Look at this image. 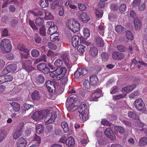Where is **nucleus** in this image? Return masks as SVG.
I'll return each instance as SVG.
<instances>
[{
  "label": "nucleus",
  "mask_w": 147,
  "mask_h": 147,
  "mask_svg": "<svg viewBox=\"0 0 147 147\" xmlns=\"http://www.w3.org/2000/svg\"><path fill=\"white\" fill-rule=\"evenodd\" d=\"M34 38L35 42L37 44H39L41 43L42 39L39 36L38 34L37 33L35 34Z\"/></svg>",
  "instance_id": "obj_41"
},
{
  "label": "nucleus",
  "mask_w": 147,
  "mask_h": 147,
  "mask_svg": "<svg viewBox=\"0 0 147 147\" xmlns=\"http://www.w3.org/2000/svg\"><path fill=\"white\" fill-rule=\"evenodd\" d=\"M53 131V127L51 125H47L46 126V129L45 133L47 134H49L51 133Z\"/></svg>",
  "instance_id": "obj_50"
},
{
  "label": "nucleus",
  "mask_w": 147,
  "mask_h": 147,
  "mask_svg": "<svg viewBox=\"0 0 147 147\" xmlns=\"http://www.w3.org/2000/svg\"><path fill=\"white\" fill-rule=\"evenodd\" d=\"M83 33L84 38L85 39L87 38L90 36V30L87 28H84Z\"/></svg>",
  "instance_id": "obj_39"
},
{
  "label": "nucleus",
  "mask_w": 147,
  "mask_h": 147,
  "mask_svg": "<svg viewBox=\"0 0 147 147\" xmlns=\"http://www.w3.org/2000/svg\"><path fill=\"white\" fill-rule=\"evenodd\" d=\"M139 94V91H134L133 92L131 93L129 95V97L130 98H135L136 96H138Z\"/></svg>",
  "instance_id": "obj_62"
},
{
  "label": "nucleus",
  "mask_w": 147,
  "mask_h": 147,
  "mask_svg": "<svg viewBox=\"0 0 147 147\" xmlns=\"http://www.w3.org/2000/svg\"><path fill=\"white\" fill-rule=\"evenodd\" d=\"M31 55L34 57H37L39 55V51L36 49H33L31 52Z\"/></svg>",
  "instance_id": "obj_48"
},
{
  "label": "nucleus",
  "mask_w": 147,
  "mask_h": 147,
  "mask_svg": "<svg viewBox=\"0 0 147 147\" xmlns=\"http://www.w3.org/2000/svg\"><path fill=\"white\" fill-rule=\"evenodd\" d=\"M67 71L65 67H59L52 71H50V76L54 80H59L64 76Z\"/></svg>",
  "instance_id": "obj_1"
},
{
  "label": "nucleus",
  "mask_w": 147,
  "mask_h": 147,
  "mask_svg": "<svg viewBox=\"0 0 147 147\" xmlns=\"http://www.w3.org/2000/svg\"><path fill=\"white\" fill-rule=\"evenodd\" d=\"M5 82L11 81L13 79V77L11 75H5L4 76Z\"/></svg>",
  "instance_id": "obj_57"
},
{
  "label": "nucleus",
  "mask_w": 147,
  "mask_h": 147,
  "mask_svg": "<svg viewBox=\"0 0 147 147\" xmlns=\"http://www.w3.org/2000/svg\"><path fill=\"white\" fill-rule=\"evenodd\" d=\"M78 111L80 114L89 113V109L85 102H82L78 109Z\"/></svg>",
  "instance_id": "obj_13"
},
{
  "label": "nucleus",
  "mask_w": 147,
  "mask_h": 147,
  "mask_svg": "<svg viewBox=\"0 0 147 147\" xmlns=\"http://www.w3.org/2000/svg\"><path fill=\"white\" fill-rule=\"evenodd\" d=\"M47 88L50 92L53 93L55 92V88L54 83L52 81L48 80L46 83Z\"/></svg>",
  "instance_id": "obj_11"
},
{
  "label": "nucleus",
  "mask_w": 147,
  "mask_h": 147,
  "mask_svg": "<svg viewBox=\"0 0 147 147\" xmlns=\"http://www.w3.org/2000/svg\"><path fill=\"white\" fill-rule=\"evenodd\" d=\"M125 57V54L117 51H114L112 53V57L115 60L121 61Z\"/></svg>",
  "instance_id": "obj_8"
},
{
  "label": "nucleus",
  "mask_w": 147,
  "mask_h": 147,
  "mask_svg": "<svg viewBox=\"0 0 147 147\" xmlns=\"http://www.w3.org/2000/svg\"><path fill=\"white\" fill-rule=\"evenodd\" d=\"M25 53H23L21 54V56L22 59H27L30 55V51L29 50L27 52H24Z\"/></svg>",
  "instance_id": "obj_63"
},
{
  "label": "nucleus",
  "mask_w": 147,
  "mask_h": 147,
  "mask_svg": "<svg viewBox=\"0 0 147 147\" xmlns=\"http://www.w3.org/2000/svg\"><path fill=\"white\" fill-rule=\"evenodd\" d=\"M22 132L21 130L16 129L13 135V138L14 139H17L22 134Z\"/></svg>",
  "instance_id": "obj_38"
},
{
  "label": "nucleus",
  "mask_w": 147,
  "mask_h": 147,
  "mask_svg": "<svg viewBox=\"0 0 147 147\" xmlns=\"http://www.w3.org/2000/svg\"><path fill=\"white\" fill-rule=\"evenodd\" d=\"M10 104L13 108L14 111L18 112L20 109V105L18 103L14 102L10 103Z\"/></svg>",
  "instance_id": "obj_22"
},
{
  "label": "nucleus",
  "mask_w": 147,
  "mask_h": 147,
  "mask_svg": "<svg viewBox=\"0 0 147 147\" xmlns=\"http://www.w3.org/2000/svg\"><path fill=\"white\" fill-rule=\"evenodd\" d=\"M80 117L82 122H84L88 119L89 113L80 114Z\"/></svg>",
  "instance_id": "obj_29"
},
{
  "label": "nucleus",
  "mask_w": 147,
  "mask_h": 147,
  "mask_svg": "<svg viewBox=\"0 0 147 147\" xmlns=\"http://www.w3.org/2000/svg\"><path fill=\"white\" fill-rule=\"evenodd\" d=\"M61 127L65 133H67L69 131V127L67 123L65 121H63L61 123Z\"/></svg>",
  "instance_id": "obj_32"
},
{
  "label": "nucleus",
  "mask_w": 147,
  "mask_h": 147,
  "mask_svg": "<svg viewBox=\"0 0 147 147\" xmlns=\"http://www.w3.org/2000/svg\"><path fill=\"white\" fill-rule=\"evenodd\" d=\"M78 69L80 72V74H81V76H84L88 72L87 69L85 67H81L78 68Z\"/></svg>",
  "instance_id": "obj_40"
},
{
  "label": "nucleus",
  "mask_w": 147,
  "mask_h": 147,
  "mask_svg": "<svg viewBox=\"0 0 147 147\" xmlns=\"http://www.w3.org/2000/svg\"><path fill=\"white\" fill-rule=\"evenodd\" d=\"M116 31L119 33H121L123 31L125 30V28L123 27L122 26L118 25L116 26L115 27Z\"/></svg>",
  "instance_id": "obj_43"
},
{
  "label": "nucleus",
  "mask_w": 147,
  "mask_h": 147,
  "mask_svg": "<svg viewBox=\"0 0 147 147\" xmlns=\"http://www.w3.org/2000/svg\"><path fill=\"white\" fill-rule=\"evenodd\" d=\"M98 30L100 35L102 36H103L104 33V26L101 25H99L98 27Z\"/></svg>",
  "instance_id": "obj_56"
},
{
  "label": "nucleus",
  "mask_w": 147,
  "mask_h": 147,
  "mask_svg": "<svg viewBox=\"0 0 147 147\" xmlns=\"http://www.w3.org/2000/svg\"><path fill=\"white\" fill-rule=\"evenodd\" d=\"M47 27H49V30L47 31V33L52 35L56 33L57 30V28L56 25L54 24L53 22H48L46 24Z\"/></svg>",
  "instance_id": "obj_4"
},
{
  "label": "nucleus",
  "mask_w": 147,
  "mask_h": 147,
  "mask_svg": "<svg viewBox=\"0 0 147 147\" xmlns=\"http://www.w3.org/2000/svg\"><path fill=\"white\" fill-rule=\"evenodd\" d=\"M36 131L38 134H40L43 131V125L40 124H38L36 127Z\"/></svg>",
  "instance_id": "obj_35"
},
{
  "label": "nucleus",
  "mask_w": 147,
  "mask_h": 147,
  "mask_svg": "<svg viewBox=\"0 0 147 147\" xmlns=\"http://www.w3.org/2000/svg\"><path fill=\"white\" fill-rule=\"evenodd\" d=\"M66 145L68 147H73L75 145V141L72 137H69L66 141Z\"/></svg>",
  "instance_id": "obj_16"
},
{
  "label": "nucleus",
  "mask_w": 147,
  "mask_h": 147,
  "mask_svg": "<svg viewBox=\"0 0 147 147\" xmlns=\"http://www.w3.org/2000/svg\"><path fill=\"white\" fill-rule=\"evenodd\" d=\"M57 117V115L54 114L49 113V115L45 117L44 121L46 124L51 123L54 122Z\"/></svg>",
  "instance_id": "obj_9"
},
{
  "label": "nucleus",
  "mask_w": 147,
  "mask_h": 147,
  "mask_svg": "<svg viewBox=\"0 0 147 147\" xmlns=\"http://www.w3.org/2000/svg\"><path fill=\"white\" fill-rule=\"evenodd\" d=\"M45 81L44 78L42 75L40 74L36 78L35 83L37 85H39L43 84Z\"/></svg>",
  "instance_id": "obj_21"
},
{
  "label": "nucleus",
  "mask_w": 147,
  "mask_h": 147,
  "mask_svg": "<svg viewBox=\"0 0 147 147\" xmlns=\"http://www.w3.org/2000/svg\"><path fill=\"white\" fill-rule=\"evenodd\" d=\"M7 67L10 72H13L15 71L17 68L16 65L14 64L9 65Z\"/></svg>",
  "instance_id": "obj_31"
},
{
  "label": "nucleus",
  "mask_w": 147,
  "mask_h": 147,
  "mask_svg": "<svg viewBox=\"0 0 147 147\" xmlns=\"http://www.w3.org/2000/svg\"><path fill=\"white\" fill-rule=\"evenodd\" d=\"M134 105L138 110L142 112L146 111L145 105L141 98L136 99L135 101Z\"/></svg>",
  "instance_id": "obj_5"
},
{
  "label": "nucleus",
  "mask_w": 147,
  "mask_h": 147,
  "mask_svg": "<svg viewBox=\"0 0 147 147\" xmlns=\"http://www.w3.org/2000/svg\"><path fill=\"white\" fill-rule=\"evenodd\" d=\"M101 56L104 61H107L109 59V56L108 53L106 52H102Z\"/></svg>",
  "instance_id": "obj_53"
},
{
  "label": "nucleus",
  "mask_w": 147,
  "mask_h": 147,
  "mask_svg": "<svg viewBox=\"0 0 147 147\" xmlns=\"http://www.w3.org/2000/svg\"><path fill=\"white\" fill-rule=\"evenodd\" d=\"M61 58L64 63L69 62V58L67 54H63L61 56Z\"/></svg>",
  "instance_id": "obj_58"
},
{
  "label": "nucleus",
  "mask_w": 147,
  "mask_h": 147,
  "mask_svg": "<svg viewBox=\"0 0 147 147\" xmlns=\"http://www.w3.org/2000/svg\"><path fill=\"white\" fill-rule=\"evenodd\" d=\"M139 144L140 146H144L147 144V138L144 137L140 139Z\"/></svg>",
  "instance_id": "obj_30"
},
{
  "label": "nucleus",
  "mask_w": 147,
  "mask_h": 147,
  "mask_svg": "<svg viewBox=\"0 0 147 147\" xmlns=\"http://www.w3.org/2000/svg\"><path fill=\"white\" fill-rule=\"evenodd\" d=\"M135 27L136 30H139L141 27L142 23L138 18H136L134 21Z\"/></svg>",
  "instance_id": "obj_25"
},
{
  "label": "nucleus",
  "mask_w": 147,
  "mask_h": 147,
  "mask_svg": "<svg viewBox=\"0 0 147 147\" xmlns=\"http://www.w3.org/2000/svg\"><path fill=\"white\" fill-rule=\"evenodd\" d=\"M18 49L21 51H23L24 52H27L29 50L25 46L22 44H19L18 46Z\"/></svg>",
  "instance_id": "obj_46"
},
{
  "label": "nucleus",
  "mask_w": 147,
  "mask_h": 147,
  "mask_svg": "<svg viewBox=\"0 0 147 147\" xmlns=\"http://www.w3.org/2000/svg\"><path fill=\"white\" fill-rule=\"evenodd\" d=\"M46 113V112L44 110L36 111L33 113L32 117L34 120L38 121L44 118Z\"/></svg>",
  "instance_id": "obj_6"
},
{
  "label": "nucleus",
  "mask_w": 147,
  "mask_h": 147,
  "mask_svg": "<svg viewBox=\"0 0 147 147\" xmlns=\"http://www.w3.org/2000/svg\"><path fill=\"white\" fill-rule=\"evenodd\" d=\"M49 3L48 0H40V6L42 8L48 7Z\"/></svg>",
  "instance_id": "obj_34"
},
{
  "label": "nucleus",
  "mask_w": 147,
  "mask_h": 147,
  "mask_svg": "<svg viewBox=\"0 0 147 147\" xmlns=\"http://www.w3.org/2000/svg\"><path fill=\"white\" fill-rule=\"evenodd\" d=\"M126 36L127 38L129 40H132L133 39V36L131 32L130 31H127L126 32Z\"/></svg>",
  "instance_id": "obj_54"
},
{
  "label": "nucleus",
  "mask_w": 147,
  "mask_h": 147,
  "mask_svg": "<svg viewBox=\"0 0 147 147\" xmlns=\"http://www.w3.org/2000/svg\"><path fill=\"white\" fill-rule=\"evenodd\" d=\"M118 86H114L111 88L110 93L113 94L118 92Z\"/></svg>",
  "instance_id": "obj_59"
},
{
  "label": "nucleus",
  "mask_w": 147,
  "mask_h": 147,
  "mask_svg": "<svg viewBox=\"0 0 147 147\" xmlns=\"http://www.w3.org/2000/svg\"><path fill=\"white\" fill-rule=\"evenodd\" d=\"M127 7L125 4H121L119 7V10L121 13H124L126 10Z\"/></svg>",
  "instance_id": "obj_44"
},
{
  "label": "nucleus",
  "mask_w": 147,
  "mask_h": 147,
  "mask_svg": "<svg viewBox=\"0 0 147 147\" xmlns=\"http://www.w3.org/2000/svg\"><path fill=\"white\" fill-rule=\"evenodd\" d=\"M47 57L46 55H43L40 57L39 58L36 59V63H38L41 61H47Z\"/></svg>",
  "instance_id": "obj_45"
},
{
  "label": "nucleus",
  "mask_w": 147,
  "mask_h": 147,
  "mask_svg": "<svg viewBox=\"0 0 147 147\" xmlns=\"http://www.w3.org/2000/svg\"><path fill=\"white\" fill-rule=\"evenodd\" d=\"M31 96L32 99L34 101L38 100L40 98L39 92L37 90H35L32 93Z\"/></svg>",
  "instance_id": "obj_24"
},
{
  "label": "nucleus",
  "mask_w": 147,
  "mask_h": 147,
  "mask_svg": "<svg viewBox=\"0 0 147 147\" xmlns=\"http://www.w3.org/2000/svg\"><path fill=\"white\" fill-rule=\"evenodd\" d=\"M90 83L88 80H85L83 82V88L86 90L90 89Z\"/></svg>",
  "instance_id": "obj_36"
},
{
  "label": "nucleus",
  "mask_w": 147,
  "mask_h": 147,
  "mask_svg": "<svg viewBox=\"0 0 147 147\" xmlns=\"http://www.w3.org/2000/svg\"><path fill=\"white\" fill-rule=\"evenodd\" d=\"M89 52L93 57H95L98 54V50L96 48L92 47L90 48Z\"/></svg>",
  "instance_id": "obj_26"
},
{
  "label": "nucleus",
  "mask_w": 147,
  "mask_h": 147,
  "mask_svg": "<svg viewBox=\"0 0 147 147\" xmlns=\"http://www.w3.org/2000/svg\"><path fill=\"white\" fill-rule=\"evenodd\" d=\"M80 19L84 23L87 22L90 20V18L87 15L86 13L82 12L80 16Z\"/></svg>",
  "instance_id": "obj_18"
},
{
  "label": "nucleus",
  "mask_w": 147,
  "mask_h": 147,
  "mask_svg": "<svg viewBox=\"0 0 147 147\" xmlns=\"http://www.w3.org/2000/svg\"><path fill=\"white\" fill-rule=\"evenodd\" d=\"M101 90L98 88L92 94L91 100L93 101H97L98 99L101 96L102 93Z\"/></svg>",
  "instance_id": "obj_10"
},
{
  "label": "nucleus",
  "mask_w": 147,
  "mask_h": 147,
  "mask_svg": "<svg viewBox=\"0 0 147 147\" xmlns=\"http://www.w3.org/2000/svg\"><path fill=\"white\" fill-rule=\"evenodd\" d=\"M29 24L33 30H36L38 29L37 27H36L33 21L30 19L29 20Z\"/></svg>",
  "instance_id": "obj_60"
},
{
  "label": "nucleus",
  "mask_w": 147,
  "mask_h": 147,
  "mask_svg": "<svg viewBox=\"0 0 147 147\" xmlns=\"http://www.w3.org/2000/svg\"><path fill=\"white\" fill-rule=\"evenodd\" d=\"M73 102L74 101L69 96L67 98L66 102V105H68L67 108L68 110L71 109L75 107Z\"/></svg>",
  "instance_id": "obj_20"
},
{
  "label": "nucleus",
  "mask_w": 147,
  "mask_h": 147,
  "mask_svg": "<svg viewBox=\"0 0 147 147\" xmlns=\"http://www.w3.org/2000/svg\"><path fill=\"white\" fill-rule=\"evenodd\" d=\"M45 17L44 18L45 19L48 20H51L53 19V16L51 12L48 10H45Z\"/></svg>",
  "instance_id": "obj_28"
},
{
  "label": "nucleus",
  "mask_w": 147,
  "mask_h": 147,
  "mask_svg": "<svg viewBox=\"0 0 147 147\" xmlns=\"http://www.w3.org/2000/svg\"><path fill=\"white\" fill-rule=\"evenodd\" d=\"M79 40V37L78 35H75L73 36L72 39L71 44L74 47L76 48L78 45Z\"/></svg>",
  "instance_id": "obj_17"
},
{
  "label": "nucleus",
  "mask_w": 147,
  "mask_h": 147,
  "mask_svg": "<svg viewBox=\"0 0 147 147\" xmlns=\"http://www.w3.org/2000/svg\"><path fill=\"white\" fill-rule=\"evenodd\" d=\"M95 13L96 16L98 18H101L102 17L103 14V12L102 10L100 9H95Z\"/></svg>",
  "instance_id": "obj_37"
},
{
  "label": "nucleus",
  "mask_w": 147,
  "mask_h": 147,
  "mask_svg": "<svg viewBox=\"0 0 147 147\" xmlns=\"http://www.w3.org/2000/svg\"><path fill=\"white\" fill-rule=\"evenodd\" d=\"M57 34L56 35H53L50 36V39L51 40L52 42H55L56 41H59V39L58 38L59 34L57 33Z\"/></svg>",
  "instance_id": "obj_55"
},
{
  "label": "nucleus",
  "mask_w": 147,
  "mask_h": 147,
  "mask_svg": "<svg viewBox=\"0 0 147 147\" xmlns=\"http://www.w3.org/2000/svg\"><path fill=\"white\" fill-rule=\"evenodd\" d=\"M126 96V94H120L117 95L113 96V99L117 100L124 97Z\"/></svg>",
  "instance_id": "obj_52"
},
{
  "label": "nucleus",
  "mask_w": 147,
  "mask_h": 147,
  "mask_svg": "<svg viewBox=\"0 0 147 147\" xmlns=\"http://www.w3.org/2000/svg\"><path fill=\"white\" fill-rule=\"evenodd\" d=\"M98 82V79L96 75H92L90 76L89 82L92 86L94 87L96 86Z\"/></svg>",
  "instance_id": "obj_15"
},
{
  "label": "nucleus",
  "mask_w": 147,
  "mask_h": 147,
  "mask_svg": "<svg viewBox=\"0 0 147 147\" xmlns=\"http://www.w3.org/2000/svg\"><path fill=\"white\" fill-rule=\"evenodd\" d=\"M66 26L74 33L78 32L80 29V24L78 21L73 18L68 20L66 22Z\"/></svg>",
  "instance_id": "obj_2"
},
{
  "label": "nucleus",
  "mask_w": 147,
  "mask_h": 147,
  "mask_svg": "<svg viewBox=\"0 0 147 147\" xmlns=\"http://www.w3.org/2000/svg\"><path fill=\"white\" fill-rule=\"evenodd\" d=\"M114 129L117 131L121 134H123L125 132V129L122 126L119 125H115L114 127Z\"/></svg>",
  "instance_id": "obj_27"
},
{
  "label": "nucleus",
  "mask_w": 147,
  "mask_h": 147,
  "mask_svg": "<svg viewBox=\"0 0 147 147\" xmlns=\"http://www.w3.org/2000/svg\"><path fill=\"white\" fill-rule=\"evenodd\" d=\"M86 47L83 45H79L77 48V50L82 54L85 51Z\"/></svg>",
  "instance_id": "obj_49"
},
{
  "label": "nucleus",
  "mask_w": 147,
  "mask_h": 147,
  "mask_svg": "<svg viewBox=\"0 0 147 147\" xmlns=\"http://www.w3.org/2000/svg\"><path fill=\"white\" fill-rule=\"evenodd\" d=\"M32 63V61L30 59L23 60L22 62V68L29 73L32 70L31 65Z\"/></svg>",
  "instance_id": "obj_7"
},
{
  "label": "nucleus",
  "mask_w": 147,
  "mask_h": 147,
  "mask_svg": "<svg viewBox=\"0 0 147 147\" xmlns=\"http://www.w3.org/2000/svg\"><path fill=\"white\" fill-rule=\"evenodd\" d=\"M0 47L5 53L9 52L12 49L11 42L9 39L5 38L1 42Z\"/></svg>",
  "instance_id": "obj_3"
},
{
  "label": "nucleus",
  "mask_w": 147,
  "mask_h": 147,
  "mask_svg": "<svg viewBox=\"0 0 147 147\" xmlns=\"http://www.w3.org/2000/svg\"><path fill=\"white\" fill-rule=\"evenodd\" d=\"M62 64V61L59 59H57L54 62V65L57 67L61 66Z\"/></svg>",
  "instance_id": "obj_61"
},
{
  "label": "nucleus",
  "mask_w": 147,
  "mask_h": 147,
  "mask_svg": "<svg viewBox=\"0 0 147 147\" xmlns=\"http://www.w3.org/2000/svg\"><path fill=\"white\" fill-rule=\"evenodd\" d=\"M78 6L79 9L82 11H84L86 9V6L84 4H82L81 3H78Z\"/></svg>",
  "instance_id": "obj_64"
},
{
  "label": "nucleus",
  "mask_w": 147,
  "mask_h": 147,
  "mask_svg": "<svg viewBox=\"0 0 147 147\" xmlns=\"http://www.w3.org/2000/svg\"><path fill=\"white\" fill-rule=\"evenodd\" d=\"M27 142L25 138H20L17 141V145L18 147H26Z\"/></svg>",
  "instance_id": "obj_14"
},
{
  "label": "nucleus",
  "mask_w": 147,
  "mask_h": 147,
  "mask_svg": "<svg viewBox=\"0 0 147 147\" xmlns=\"http://www.w3.org/2000/svg\"><path fill=\"white\" fill-rule=\"evenodd\" d=\"M43 22L44 21L43 18L38 17L36 19L35 23L38 26H41L43 24Z\"/></svg>",
  "instance_id": "obj_47"
},
{
  "label": "nucleus",
  "mask_w": 147,
  "mask_h": 147,
  "mask_svg": "<svg viewBox=\"0 0 147 147\" xmlns=\"http://www.w3.org/2000/svg\"><path fill=\"white\" fill-rule=\"evenodd\" d=\"M117 50L121 53L125 52L127 50V48L126 47L122 45H118L117 47Z\"/></svg>",
  "instance_id": "obj_33"
},
{
  "label": "nucleus",
  "mask_w": 147,
  "mask_h": 147,
  "mask_svg": "<svg viewBox=\"0 0 147 147\" xmlns=\"http://www.w3.org/2000/svg\"><path fill=\"white\" fill-rule=\"evenodd\" d=\"M128 117L134 119L139 120V117L135 112L131 111L128 112Z\"/></svg>",
  "instance_id": "obj_23"
},
{
  "label": "nucleus",
  "mask_w": 147,
  "mask_h": 147,
  "mask_svg": "<svg viewBox=\"0 0 147 147\" xmlns=\"http://www.w3.org/2000/svg\"><path fill=\"white\" fill-rule=\"evenodd\" d=\"M104 134L107 137L111 140H114L116 139L115 134L110 128H107L104 131Z\"/></svg>",
  "instance_id": "obj_12"
},
{
  "label": "nucleus",
  "mask_w": 147,
  "mask_h": 147,
  "mask_svg": "<svg viewBox=\"0 0 147 147\" xmlns=\"http://www.w3.org/2000/svg\"><path fill=\"white\" fill-rule=\"evenodd\" d=\"M96 44L99 47H103L104 45V42L102 38L100 36H96L95 38Z\"/></svg>",
  "instance_id": "obj_19"
},
{
  "label": "nucleus",
  "mask_w": 147,
  "mask_h": 147,
  "mask_svg": "<svg viewBox=\"0 0 147 147\" xmlns=\"http://www.w3.org/2000/svg\"><path fill=\"white\" fill-rule=\"evenodd\" d=\"M40 34L42 36H45L46 34V29L45 26H42L39 29Z\"/></svg>",
  "instance_id": "obj_42"
},
{
  "label": "nucleus",
  "mask_w": 147,
  "mask_h": 147,
  "mask_svg": "<svg viewBox=\"0 0 147 147\" xmlns=\"http://www.w3.org/2000/svg\"><path fill=\"white\" fill-rule=\"evenodd\" d=\"M6 135L7 133L5 131L1 130L0 131V142H1L6 137Z\"/></svg>",
  "instance_id": "obj_51"
}]
</instances>
